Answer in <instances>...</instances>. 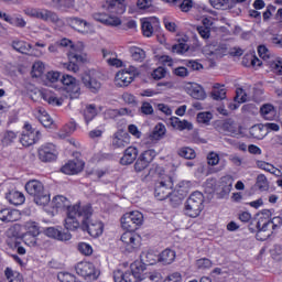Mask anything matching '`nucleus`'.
Listing matches in <instances>:
<instances>
[{"label":"nucleus","instance_id":"f03ea898","mask_svg":"<svg viewBox=\"0 0 282 282\" xmlns=\"http://www.w3.org/2000/svg\"><path fill=\"white\" fill-rule=\"evenodd\" d=\"M25 191L29 195H31V197L34 198L37 206H45L50 204V194L45 192V187L40 181H29L25 184Z\"/></svg>","mask_w":282,"mask_h":282},{"label":"nucleus","instance_id":"9d476101","mask_svg":"<svg viewBox=\"0 0 282 282\" xmlns=\"http://www.w3.org/2000/svg\"><path fill=\"white\" fill-rule=\"evenodd\" d=\"M75 270L79 276H84L85 279H90L93 281H96V279L100 276V271H98L91 262H78Z\"/></svg>","mask_w":282,"mask_h":282},{"label":"nucleus","instance_id":"58836bf2","mask_svg":"<svg viewBox=\"0 0 282 282\" xmlns=\"http://www.w3.org/2000/svg\"><path fill=\"white\" fill-rule=\"evenodd\" d=\"M223 131L229 135H239V126L235 121H226L223 123Z\"/></svg>","mask_w":282,"mask_h":282},{"label":"nucleus","instance_id":"f704fd0d","mask_svg":"<svg viewBox=\"0 0 282 282\" xmlns=\"http://www.w3.org/2000/svg\"><path fill=\"white\" fill-rule=\"evenodd\" d=\"M84 120L86 124H89L96 116H98V110L96 109V105H88L85 107L83 111Z\"/></svg>","mask_w":282,"mask_h":282},{"label":"nucleus","instance_id":"20e7f679","mask_svg":"<svg viewBox=\"0 0 282 282\" xmlns=\"http://www.w3.org/2000/svg\"><path fill=\"white\" fill-rule=\"evenodd\" d=\"M91 215H94V209L90 206V214L88 216L82 215L78 218L79 227L82 230H86L90 237H100L102 235V230H105V226L101 221L93 220L89 223V219H91Z\"/></svg>","mask_w":282,"mask_h":282},{"label":"nucleus","instance_id":"864d4df0","mask_svg":"<svg viewBox=\"0 0 282 282\" xmlns=\"http://www.w3.org/2000/svg\"><path fill=\"white\" fill-rule=\"evenodd\" d=\"M220 186L224 193H230V191H232V177L231 176L221 177Z\"/></svg>","mask_w":282,"mask_h":282},{"label":"nucleus","instance_id":"72a5a7b5","mask_svg":"<svg viewBox=\"0 0 282 282\" xmlns=\"http://www.w3.org/2000/svg\"><path fill=\"white\" fill-rule=\"evenodd\" d=\"M159 261L163 265H171L175 261V251L172 249H165L159 254Z\"/></svg>","mask_w":282,"mask_h":282},{"label":"nucleus","instance_id":"a19ab883","mask_svg":"<svg viewBox=\"0 0 282 282\" xmlns=\"http://www.w3.org/2000/svg\"><path fill=\"white\" fill-rule=\"evenodd\" d=\"M166 134V127L163 123H158L151 134L152 140H162Z\"/></svg>","mask_w":282,"mask_h":282},{"label":"nucleus","instance_id":"39448f33","mask_svg":"<svg viewBox=\"0 0 282 282\" xmlns=\"http://www.w3.org/2000/svg\"><path fill=\"white\" fill-rule=\"evenodd\" d=\"M143 223L144 215L138 210L126 213L121 217V228L123 230H128L129 232H135V230H138Z\"/></svg>","mask_w":282,"mask_h":282},{"label":"nucleus","instance_id":"aec40b11","mask_svg":"<svg viewBox=\"0 0 282 282\" xmlns=\"http://www.w3.org/2000/svg\"><path fill=\"white\" fill-rule=\"evenodd\" d=\"M185 91L194 98L195 100H205L206 99V91L204 88L196 83H189L185 86Z\"/></svg>","mask_w":282,"mask_h":282},{"label":"nucleus","instance_id":"ea45409f","mask_svg":"<svg viewBox=\"0 0 282 282\" xmlns=\"http://www.w3.org/2000/svg\"><path fill=\"white\" fill-rule=\"evenodd\" d=\"M4 275L9 282H23V275H21V273L10 268H7L4 270Z\"/></svg>","mask_w":282,"mask_h":282},{"label":"nucleus","instance_id":"4be33fe9","mask_svg":"<svg viewBox=\"0 0 282 282\" xmlns=\"http://www.w3.org/2000/svg\"><path fill=\"white\" fill-rule=\"evenodd\" d=\"M45 235L51 239H57V241H69V239H72V234L69 231H62L54 227L46 228Z\"/></svg>","mask_w":282,"mask_h":282},{"label":"nucleus","instance_id":"5fc2aeb1","mask_svg":"<svg viewBox=\"0 0 282 282\" xmlns=\"http://www.w3.org/2000/svg\"><path fill=\"white\" fill-rule=\"evenodd\" d=\"M256 186H257V188H259V191H268V188L270 186L268 184V177H265V175H263V174H259L257 176Z\"/></svg>","mask_w":282,"mask_h":282},{"label":"nucleus","instance_id":"a211bd4d","mask_svg":"<svg viewBox=\"0 0 282 282\" xmlns=\"http://www.w3.org/2000/svg\"><path fill=\"white\" fill-rule=\"evenodd\" d=\"M85 169V162L82 160L75 159L73 161H68L64 166H62L61 171L65 175H76L80 173Z\"/></svg>","mask_w":282,"mask_h":282},{"label":"nucleus","instance_id":"bb28decb","mask_svg":"<svg viewBox=\"0 0 282 282\" xmlns=\"http://www.w3.org/2000/svg\"><path fill=\"white\" fill-rule=\"evenodd\" d=\"M138 159V149L133 147H129L126 149L123 156L120 160V163L123 164V166H127L129 164H133L135 160Z\"/></svg>","mask_w":282,"mask_h":282},{"label":"nucleus","instance_id":"ddd939ff","mask_svg":"<svg viewBox=\"0 0 282 282\" xmlns=\"http://www.w3.org/2000/svg\"><path fill=\"white\" fill-rule=\"evenodd\" d=\"M131 271H127L124 273H121L118 271V274L121 276L122 281L124 282H138L140 279H142V265L138 264V262H134L130 265Z\"/></svg>","mask_w":282,"mask_h":282},{"label":"nucleus","instance_id":"0eeeda50","mask_svg":"<svg viewBox=\"0 0 282 282\" xmlns=\"http://www.w3.org/2000/svg\"><path fill=\"white\" fill-rule=\"evenodd\" d=\"M268 217H270V210L265 209L262 212V216L259 217L257 223V239L259 241H265V239H270L273 232L272 230H274L272 225H270V218Z\"/></svg>","mask_w":282,"mask_h":282},{"label":"nucleus","instance_id":"13d9d810","mask_svg":"<svg viewBox=\"0 0 282 282\" xmlns=\"http://www.w3.org/2000/svg\"><path fill=\"white\" fill-rule=\"evenodd\" d=\"M172 52L173 54H186V52H188V44L186 43L174 44L172 46Z\"/></svg>","mask_w":282,"mask_h":282},{"label":"nucleus","instance_id":"de8ad7c7","mask_svg":"<svg viewBox=\"0 0 282 282\" xmlns=\"http://www.w3.org/2000/svg\"><path fill=\"white\" fill-rule=\"evenodd\" d=\"M256 166L262 171H267V173H271L272 175L276 174V171H279L276 167H274V165L265 161H257Z\"/></svg>","mask_w":282,"mask_h":282},{"label":"nucleus","instance_id":"1a4fd4ad","mask_svg":"<svg viewBox=\"0 0 282 282\" xmlns=\"http://www.w3.org/2000/svg\"><path fill=\"white\" fill-rule=\"evenodd\" d=\"M41 140V131L32 128V124L25 123L24 131L20 137V142L22 147H32V144H36Z\"/></svg>","mask_w":282,"mask_h":282},{"label":"nucleus","instance_id":"9b49d317","mask_svg":"<svg viewBox=\"0 0 282 282\" xmlns=\"http://www.w3.org/2000/svg\"><path fill=\"white\" fill-rule=\"evenodd\" d=\"M25 14L33 19H41V21L58 23V15L47 9H26Z\"/></svg>","mask_w":282,"mask_h":282},{"label":"nucleus","instance_id":"473e14b6","mask_svg":"<svg viewBox=\"0 0 282 282\" xmlns=\"http://www.w3.org/2000/svg\"><path fill=\"white\" fill-rule=\"evenodd\" d=\"M260 113L262 118H264V120H273L274 118H276V109L274 108V106H272V104H264L260 108Z\"/></svg>","mask_w":282,"mask_h":282},{"label":"nucleus","instance_id":"dca6fc26","mask_svg":"<svg viewBox=\"0 0 282 282\" xmlns=\"http://www.w3.org/2000/svg\"><path fill=\"white\" fill-rule=\"evenodd\" d=\"M68 59L69 63H64L63 67L64 69H67V72H73V74H76L78 72V63H83V61H85L80 53L73 51L68 52Z\"/></svg>","mask_w":282,"mask_h":282},{"label":"nucleus","instance_id":"680f3d73","mask_svg":"<svg viewBox=\"0 0 282 282\" xmlns=\"http://www.w3.org/2000/svg\"><path fill=\"white\" fill-rule=\"evenodd\" d=\"M155 155H158L155 150H147L140 155V158H142L148 164H151V162H153L155 159Z\"/></svg>","mask_w":282,"mask_h":282},{"label":"nucleus","instance_id":"412c9836","mask_svg":"<svg viewBox=\"0 0 282 282\" xmlns=\"http://www.w3.org/2000/svg\"><path fill=\"white\" fill-rule=\"evenodd\" d=\"M23 229L26 231V235L32 237V246H36V237L41 235V227L39 226V223L34 220H28L23 224Z\"/></svg>","mask_w":282,"mask_h":282},{"label":"nucleus","instance_id":"6e6d98bb","mask_svg":"<svg viewBox=\"0 0 282 282\" xmlns=\"http://www.w3.org/2000/svg\"><path fill=\"white\" fill-rule=\"evenodd\" d=\"M178 155L185 160H195L196 158L195 150L191 148H182L178 150Z\"/></svg>","mask_w":282,"mask_h":282},{"label":"nucleus","instance_id":"4c0bfd02","mask_svg":"<svg viewBox=\"0 0 282 282\" xmlns=\"http://www.w3.org/2000/svg\"><path fill=\"white\" fill-rule=\"evenodd\" d=\"M212 98L214 100L226 99V88L224 86H220L219 84H216L212 91Z\"/></svg>","mask_w":282,"mask_h":282},{"label":"nucleus","instance_id":"e2e57ef3","mask_svg":"<svg viewBox=\"0 0 282 282\" xmlns=\"http://www.w3.org/2000/svg\"><path fill=\"white\" fill-rule=\"evenodd\" d=\"M78 250L82 254H85L86 257H89L90 254L94 253V249L87 242H80L78 245Z\"/></svg>","mask_w":282,"mask_h":282},{"label":"nucleus","instance_id":"f257e3e1","mask_svg":"<svg viewBox=\"0 0 282 282\" xmlns=\"http://www.w3.org/2000/svg\"><path fill=\"white\" fill-rule=\"evenodd\" d=\"M51 207L57 213L61 210L66 212L64 226L66 230H70L72 232L80 228V221L78 220L79 217H83V215L85 217H89V215H91V205L87 204L80 206L79 203L72 205L69 199L63 195L55 196L51 203Z\"/></svg>","mask_w":282,"mask_h":282},{"label":"nucleus","instance_id":"338daca9","mask_svg":"<svg viewBox=\"0 0 282 282\" xmlns=\"http://www.w3.org/2000/svg\"><path fill=\"white\" fill-rule=\"evenodd\" d=\"M55 8H74V0H53Z\"/></svg>","mask_w":282,"mask_h":282},{"label":"nucleus","instance_id":"bf43d9fd","mask_svg":"<svg viewBox=\"0 0 282 282\" xmlns=\"http://www.w3.org/2000/svg\"><path fill=\"white\" fill-rule=\"evenodd\" d=\"M210 120H213V113L210 112H199L197 115V122H199L200 124H208Z\"/></svg>","mask_w":282,"mask_h":282},{"label":"nucleus","instance_id":"6e6552de","mask_svg":"<svg viewBox=\"0 0 282 282\" xmlns=\"http://www.w3.org/2000/svg\"><path fill=\"white\" fill-rule=\"evenodd\" d=\"M137 74L138 68L133 66L119 70L115 77L117 87H129L133 83Z\"/></svg>","mask_w":282,"mask_h":282},{"label":"nucleus","instance_id":"423d86ee","mask_svg":"<svg viewBox=\"0 0 282 282\" xmlns=\"http://www.w3.org/2000/svg\"><path fill=\"white\" fill-rule=\"evenodd\" d=\"M173 193V178L169 175L162 176L156 181L154 187V197L160 202L170 197Z\"/></svg>","mask_w":282,"mask_h":282},{"label":"nucleus","instance_id":"a878e982","mask_svg":"<svg viewBox=\"0 0 282 282\" xmlns=\"http://www.w3.org/2000/svg\"><path fill=\"white\" fill-rule=\"evenodd\" d=\"M83 83L85 87L90 89V91L96 93L98 89H100L101 85L98 79L94 76V73H87L83 76Z\"/></svg>","mask_w":282,"mask_h":282},{"label":"nucleus","instance_id":"774afa93","mask_svg":"<svg viewBox=\"0 0 282 282\" xmlns=\"http://www.w3.org/2000/svg\"><path fill=\"white\" fill-rule=\"evenodd\" d=\"M269 63L271 65V69H273V72H275V74H279L281 76L282 75V61H275V62L270 61Z\"/></svg>","mask_w":282,"mask_h":282},{"label":"nucleus","instance_id":"2f4dec72","mask_svg":"<svg viewBox=\"0 0 282 282\" xmlns=\"http://www.w3.org/2000/svg\"><path fill=\"white\" fill-rule=\"evenodd\" d=\"M18 138H19V132L7 130L2 133L1 144L3 147H12V144L17 142Z\"/></svg>","mask_w":282,"mask_h":282},{"label":"nucleus","instance_id":"79ce46f5","mask_svg":"<svg viewBox=\"0 0 282 282\" xmlns=\"http://www.w3.org/2000/svg\"><path fill=\"white\" fill-rule=\"evenodd\" d=\"M43 100L48 102V105H53V107H61L63 105V99L55 97L52 93H44Z\"/></svg>","mask_w":282,"mask_h":282},{"label":"nucleus","instance_id":"3c124183","mask_svg":"<svg viewBox=\"0 0 282 282\" xmlns=\"http://www.w3.org/2000/svg\"><path fill=\"white\" fill-rule=\"evenodd\" d=\"M141 282H164L162 281V274L159 272L147 273L144 278L140 279Z\"/></svg>","mask_w":282,"mask_h":282},{"label":"nucleus","instance_id":"f3484780","mask_svg":"<svg viewBox=\"0 0 282 282\" xmlns=\"http://www.w3.org/2000/svg\"><path fill=\"white\" fill-rule=\"evenodd\" d=\"M93 19L104 25H109L110 28H118V25H122V20H120V18L108 15L107 13H94Z\"/></svg>","mask_w":282,"mask_h":282},{"label":"nucleus","instance_id":"5701e85b","mask_svg":"<svg viewBox=\"0 0 282 282\" xmlns=\"http://www.w3.org/2000/svg\"><path fill=\"white\" fill-rule=\"evenodd\" d=\"M67 23L73 30H77V32H82V34H87L89 28H91V24L79 18H68Z\"/></svg>","mask_w":282,"mask_h":282},{"label":"nucleus","instance_id":"e433bc0d","mask_svg":"<svg viewBox=\"0 0 282 282\" xmlns=\"http://www.w3.org/2000/svg\"><path fill=\"white\" fill-rule=\"evenodd\" d=\"M242 65H245V67H261V59L252 54H249L243 57Z\"/></svg>","mask_w":282,"mask_h":282},{"label":"nucleus","instance_id":"f8f14e48","mask_svg":"<svg viewBox=\"0 0 282 282\" xmlns=\"http://www.w3.org/2000/svg\"><path fill=\"white\" fill-rule=\"evenodd\" d=\"M227 53L228 48L224 44H208L203 48V54L212 61H215V58H221L223 56H226Z\"/></svg>","mask_w":282,"mask_h":282},{"label":"nucleus","instance_id":"c756f323","mask_svg":"<svg viewBox=\"0 0 282 282\" xmlns=\"http://www.w3.org/2000/svg\"><path fill=\"white\" fill-rule=\"evenodd\" d=\"M170 124L174 129H178V131H184V129H187V131L193 130V123H191L188 120H182L177 117L170 118Z\"/></svg>","mask_w":282,"mask_h":282},{"label":"nucleus","instance_id":"0e129e2a","mask_svg":"<svg viewBox=\"0 0 282 282\" xmlns=\"http://www.w3.org/2000/svg\"><path fill=\"white\" fill-rule=\"evenodd\" d=\"M148 166H149V163L145 160H143L142 156H139V159L134 163V171L137 173H142V171H144V169H147Z\"/></svg>","mask_w":282,"mask_h":282},{"label":"nucleus","instance_id":"09e8293b","mask_svg":"<svg viewBox=\"0 0 282 282\" xmlns=\"http://www.w3.org/2000/svg\"><path fill=\"white\" fill-rule=\"evenodd\" d=\"M271 259L276 261L278 263H282V246L274 245L273 248L270 250Z\"/></svg>","mask_w":282,"mask_h":282},{"label":"nucleus","instance_id":"a18cd8bd","mask_svg":"<svg viewBox=\"0 0 282 282\" xmlns=\"http://www.w3.org/2000/svg\"><path fill=\"white\" fill-rule=\"evenodd\" d=\"M76 131V124L74 123H68L66 126H64L59 132L57 133L58 138H61L62 140H65V138H67L68 135H72V133H74Z\"/></svg>","mask_w":282,"mask_h":282},{"label":"nucleus","instance_id":"b1692460","mask_svg":"<svg viewBox=\"0 0 282 282\" xmlns=\"http://www.w3.org/2000/svg\"><path fill=\"white\" fill-rule=\"evenodd\" d=\"M35 118L45 127L46 129H50L54 124V119L50 117V113H47V110L45 108H37L34 111Z\"/></svg>","mask_w":282,"mask_h":282},{"label":"nucleus","instance_id":"603ef678","mask_svg":"<svg viewBox=\"0 0 282 282\" xmlns=\"http://www.w3.org/2000/svg\"><path fill=\"white\" fill-rule=\"evenodd\" d=\"M258 54L260 58H262V61H265L267 63H270V61L272 59V53H270V50H268L265 45H260L258 47Z\"/></svg>","mask_w":282,"mask_h":282},{"label":"nucleus","instance_id":"c03bdc74","mask_svg":"<svg viewBox=\"0 0 282 282\" xmlns=\"http://www.w3.org/2000/svg\"><path fill=\"white\" fill-rule=\"evenodd\" d=\"M108 8L109 10H113V8H117L116 10L117 14H124L127 10L124 0H110Z\"/></svg>","mask_w":282,"mask_h":282},{"label":"nucleus","instance_id":"8fccbe9b","mask_svg":"<svg viewBox=\"0 0 282 282\" xmlns=\"http://www.w3.org/2000/svg\"><path fill=\"white\" fill-rule=\"evenodd\" d=\"M249 133L251 138H254L256 140H263L265 138V134L263 133V128L261 126L251 127Z\"/></svg>","mask_w":282,"mask_h":282},{"label":"nucleus","instance_id":"cd10ccee","mask_svg":"<svg viewBox=\"0 0 282 282\" xmlns=\"http://www.w3.org/2000/svg\"><path fill=\"white\" fill-rule=\"evenodd\" d=\"M142 263L145 265H154V263H158L160 261V254L155 252L154 250H148L143 251L140 256Z\"/></svg>","mask_w":282,"mask_h":282},{"label":"nucleus","instance_id":"052dcab7","mask_svg":"<svg viewBox=\"0 0 282 282\" xmlns=\"http://www.w3.org/2000/svg\"><path fill=\"white\" fill-rule=\"evenodd\" d=\"M141 28H142V32H143V34H144L145 36H148V37L153 36V24H151V23L149 22V20H144V21L142 22Z\"/></svg>","mask_w":282,"mask_h":282},{"label":"nucleus","instance_id":"c9c22d12","mask_svg":"<svg viewBox=\"0 0 282 282\" xmlns=\"http://www.w3.org/2000/svg\"><path fill=\"white\" fill-rule=\"evenodd\" d=\"M12 47L20 54H30V50H32V45L23 41H13Z\"/></svg>","mask_w":282,"mask_h":282},{"label":"nucleus","instance_id":"69168bd1","mask_svg":"<svg viewBox=\"0 0 282 282\" xmlns=\"http://www.w3.org/2000/svg\"><path fill=\"white\" fill-rule=\"evenodd\" d=\"M209 3L216 10H226L228 8V0H209Z\"/></svg>","mask_w":282,"mask_h":282},{"label":"nucleus","instance_id":"37998d69","mask_svg":"<svg viewBox=\"0 0 282 282\" xmlns=\"http://www.w3.org/2000/svg\"><path fill=\"white\" fill-rule=\"evenodd\" d=\"M130 54H131L133 61H138L139 63H142V61H144V58H147V53L144 52V50H142L138 46L131 47Z\"/></svg>","mask_w":282,"mask_h":282},{"label":"nucleus","instance_id":"4d7b16f0","mask_svg":"<svg viewBox=\"0 0 282 282\" xmlns=\"http://www.w3.org/2000/svg\"><path fill=\"white\" fill-rule=\"evenodd\" d=\"M196 267L198 270H210V268H213V261L207 258H202L196 261Z\"/></svg>","mask_w":282,"mask_h":282},{"label":"nucleus","instance_id":"7ed1b4c3","mask_svg":"<svg viewBox=\"0 0 282 282\" xmlns=\"http://www.w3.org/2000/svg\"><path fill=\"white\" fill-rule=\"evenodd\" d=\"M204 210V194L194 192L185 203L184 214L187 217H199Z\"/></svg>","mask_w":282,"mask_h":282},{"label":"nucleus","instance_id":"7c9ffc66","mask_svg":"<svg viewBox=\"0 0 282 282\" xmlns=\"http://www.w3.org/2000/svg\"><path fill=\"white\" fill-rule=\"evenodd\" d=\"M6 197L13 206H21V204L25 203V195L19 191H11Z\"/></svg>","mask_w":282,"mask_h":282},{"label":"nucleus","instance_id":"49530a36","mask_svg":"<svg viewBox=\"0 0 282 282\" xmlns=\"http://www.w3.org/2000/svg\"><path fill=\"white\" fill-rule=\"evenodd\" d=\"M45 72V64L41 61H37L32 66V76L34 78H40V76H43V73Z\"/></svg>","mask_w":282,"mask_h":282},{"label":"nucleus","instance_id":"4468645a","mask_svg":"<svg viewBox=\"0 0 282 282\" xmlns=\"http://www.w3.org/2000/svg\"><path fill=\"white\" fill-rule=\"evenodd\" d=\"M58 153L54 143H46L39 149V158L41 162H54Z\"/></svg>","mask_w":282,"mask_h":282},{"label":"nucleus","instance_id":"6ab92c4d","mask_svg":"<svg viewBox=\"0 0 282 282\" xmlns=\"http://www.w3.org/2000/svg\"><path fill=\"white\" fill-rule=\"evenodd\" d=\"M132 232L133 231H126L121 236V241L128 252H133L140 242V237Z\"/></svg>","mask_w":282,"mask_h":282},{"label":"nucleus","instance_id":"c85d7f7f","mask_svg":"<svg viewBox=\"0 0 282 282\" xmlns=\"http://www.w3.org/2000/svg\"><path fill=\"white\" fill-rule=\"evenodd\" d=\"M20 217L19 210L4 208L0 210V220L6 221L7 224L10 221H18Z\"/></svg>","mask_w":282,"mask_h":282},{"label":"nucleus","instance_id":"2eb2a0df","mask_svg":"<svg viewBox=\"0 0 282 282\" xmlns=\"http://www.w3.org/2000/svg\"><path fill=\"white\" fill-rule=\"evenodd\" d=\"M128 144H131V137L129 135V133L122 130H118L112 134V149H124Z\"/></svg>","mask_w":282,"mask_h":282},{"label":"nucleus","instance_id":"393cba45","mask_svg":"<svg viewBox=\"0 0 282 282\" xmlns=\"http://www.w3.org/2000/svg\"><path fill=\"white\" fill-rule=\"evenodd\" d=\"M61 83L64 85L67 91H70L72 94H78V91H80L78 80H76L72 75H63Z\"/></svg>","mask_w":282,"mask_h":282}]
</instances>
